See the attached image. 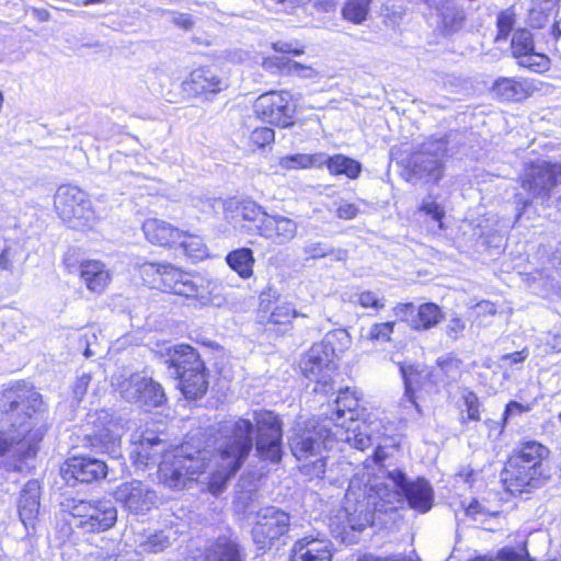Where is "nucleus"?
Masks as SVG:
<instances>
[{"label":"nucleus","instance_id":"obj_1","mask_svg":"<svg viewBox=\"0 0 561 561\" xmlns=\"http://www.w3.org/2000/svg\"><path fill=\"white\" fill-rule=\"evenodd\" d=\"M220 432H225L227 442L216 454L206 448L193 454L187 443L167 450L168 444L151 432L135 435L130 457L141 469L159 465V480L170 489H183L188 482L206 476L209 491L218 494L251 451L253 424L250 420L239 419L226 422Z\"/></svg>","mask_w":561,"mask_h":561},{"label":"nucleus","instance_id":"obj_2","mask_svg":"<svg viewBox=\"0 0 561 561\" xmlns=\"http://www.w3.org/2000/svg\"><path fill=\"white\" fill-rule=\"evenodd\" d=\"M2 401L3 405L9 404V425L0 431V458L8 456L21 461L35 456L46 432L41 394L32 388H23L3 394Z\"/></svg>","mask_w":561,"mask_h":561},{"label":"nucleus","instance_id":"obj_3","mask_svg":"<svg viewBox=\"0 0 561 561\" xmlns=\"http://www.w3.org/2000/svg\"><path fill=\"white\" fill-rule=\"evenodd\" d=\"M548 456L549 449L537 440L520 443L500 474L505 491L515 494L522 493L526 488L540 486L548 479L543 465Z\"/></svg>","mask_w":561,"mask_h":561},{"label":"nucleus","instance_id":"obj_4","mask_svg":"<svg viewBox=\"0 0 561 561\" xmlns=\"http://www.w3.org/2000/svg\"><path fill=\"white\" fill-rule=\"evenodd\" d=\"M336 419L329 422L336 442H345L351 447L365 450L373 442V433L383 427V422L378 419L359 421L354 417L359 405V399L354 390L346 388L341 391L335 400Z\"/></svg>","mask_w":561,"mask_h":561},{"label":"nucleus","instance_id":"obj_5","mask_svg":"<svg viewBox=\"0 0 561 561\" xmlns=\"http://www.w3.org/2000/svg\"><path fill=\"white\" fill-rule=\"evenodd\" d=\"M388 482L375 483L369 486V491L363 501L356 497L355 482L352 481L345 497L347 505L344 508L347 527L352 530H363L371 523V512L369 506L375 510H388V505H394L401 501V490L396 488L387 476Z\"/></svg>","mask_w":561,"mask_h":561},{"label":"nucleus","instance_id":"obj_6","mask_svg":"<svg viewBox=\"0 0 561 561\" xmlns=\"http://www.w3.org/2000/svg\"><path fill=\"white\" fill-rule=\"evenodd\" d=\"M330 430L327 423H319L289 438L293 455L302 462L301 472L310 478H319L324 473L325 458L322 450L331 448V443L335 440Z\"/></svg>","mask_w":561,"mask_h":561},{"label":"nucleus","instance_id":"obj_7","mask_svg":"<svg viewBox=\"0 0 561 561\" xmlns=\"http://www.w3.org/2000/svg\"><path fill=\"white\" fill-rule=\"evenodd\" d=\"M167 362L175 368L185 398L196 399L206 393L208 380L205 365L195 348L185 344L170 347Z\"/></svg>","mask_w":561,"mask_h":561},{"label":"nucleus","instance_id":"obj_8","mask_svg":"<svg viewBox=\"0 0 561 561\" xmlns=\"http://www.w3.org/2000/svg\"><path fill=\"white\" fill-rule=\"evenodd\" d=\"M54 205L58 216L73 229L91 230L100 220L89 195L78 186L58 187Z\"/></svg>","mask_w":561,"mask_h":561},{"label":"nucleus","instance_id":"obj_9","mask_svg":"<svg viewBox=\"0 0 561 561\" xmlns=\"http://www.w3.org/2000/svg\"><path fill=\"white\" fill-rule=\"evenodd\" d=\"M140 273L153 288L186 298L196 295V284L191 275L171 264L147 262L140 266Z\"/></svg>","mask_w":561,"mask_h":561},{"label":"nucleus","instance_id":"obj_10","mask_svg":"<svg viewBox=\"0 0 561 561\" xmlns=\"http://www.w3.org/2000/svg\"><path fill=\"white\" fill-rule=\"evenodd\" d=\"M255 450L257 456L265 461L277 463L282 459V421L272 411H255Z\"/></svg>","mask_w":561,"mask_h":561},{"label":"nucleus","instance_id":"obj_11","mask_svg":"<svg viewBox=\"0 0 561 561\" xmlns=\"http://www.w3.org/2000/svg\"><path fill=\"white\" fill-rule=\"evenodd\" d=\"M88 425H92V430L87 433V437L93 448L114 455L118 453L121 438L125 432L121 419L102 410L89 414Z\"/></svg>","mask_w":561,"mask_h":561},{"label":"nucleus","instance_id":"obj_12","mask_svg":"<svg viewBox=\"0 0 561 561\" xmlns=\"http://www.w3.org/2000/svg\"><path fill=\"white\" fill-rule=\"evenodd\" d=\"M290 527L289 515L275 506H267L257 513V520L252 528L253 541L259 549H270L285 536Z\"/></svg>","mask_w":561,"mask_h":561},{"label":"nucleus","instance_id":"obj_13","mask_svg":"<svg viewBox=\"0 0 561 561\" xmlns=\"http://www.w3.org/2000/svg\"><path fill=\"white\" fill-rule=\"evenodd\" d=\"M256 116L271 125L287 127L293 124L295 108L287 91H271L260 95L254 103Z\"/></svg>","mask_w":561,"mask_h":561},{"label":"nucleus","instance_id":"obj_14","mask_svg":"<svg viewBox=\"0 0 561 561\" xmlns=\"http://www.w3.org/2000/svg\"><path fill=\"white\" fill-rule=\"evenodd\" d=\"M70 514L78 519V526L87 531L107 530L117 518V511L111 501H80L71 507Z\"/></svg>","mask_w":561,"mask_h":561},{"label":"nucleus","instance_id":"obj_15","mask_svg":"<svg viewBox=\"0 0 561 561\" xmlns=\"http://www.w3.org/2000/svg\"><path fill=\"white\" fill-rule=\"evenodd\" d=\"M446 152L443 139L428 140L411 154L409 165L414 176L426 181H437L443 174L442 159Z\"/></svg>","mask_w":561,"mask_h":561},{"label":"nucleus","instance_id":"obj_16","mask_svg":"<svg viewBox=\"0 0 561 561\" xmlns=\"http://www.w3.org/2000/svg\"><path fill=\"white\" fill-rule=\"evenodd\" d=\"M115 500L130 514L145 515L157 506L156 491L138 480L119 484L114 492Z\"/></svg>","mask_w":561,"mask_h":561},{"label":"nucleus","instance_id":"obj_17","mask_svg":"<svg viewBox=\"0 0 561 561\" xmlns=\"http://www.w3.org/2000/svg\"><path fill=\"white\" fill-rule=\"evenodd\" d=\"M393 314L412 330L427 331L435 328L444 318L442 309L434 302H424L415 307L411 302L397 304Z\"/></svg>","mask_w":561,"mask_h":561},{"label":"nucleus","instance_id":"obj_18","mask_svg":"<svg viewBox=\"0 0 561 561\" xmlns=\"http://www.w3.org/2000/svg\"><path fill=\"white\" fill-rule=\"evenodd\" d=\"M558 183H561V164L538 161L526 170L522 185L534 197L545 198Z\"/></svg>","mask_w":561,"mask_h":561},{"label":"nucleus","instance_id":"obj_19","mask_svg":"<svg viewBox=\"0 0 561 561\" xmlns=\"http://www.w3.org/2000/svg\"><path fill=\"white\" fill-rule=\"evenodd\" d=\"M511 49L512 56L518 60L520 67L538 73L547 71L550 67V59L535 51L533 34L528 30H517L513 34Z\"/></svg>","mask_w":561,"mask_h":561},{"label":"nucleus","instance_id":"obj_20","mask_svg":"<svg viewBox=\"0 0 561 561\" xmlns=\"http://www.w3.org/2000/svg\"><path fill=\"white\" fill-rule=\"evenodd\" d=\"M183 90L195 96L209 99L228 88V80L211 67L194 69L183 82Z\"/></svg>","mask_w":561,"mask_h":561},{"label":"nucleus","instance_id":"obj_21","mask_svg":"<svg viewBox=\"0 0 561 561\" xmlns=\"http://www.w3.org/2000/svg\"><path fill=\"white\" fill-rule=\"evenodd\" d=\"M389 479L401 494L407 497L409 505L425 513L432 507L433 490L425 479H417L414 482H407L405 476L400 470L389 471Z\"/></svg>","mask_w":561,"mask_h":561},{"label":"nucleus","instance_id":"obj_22","mask_svg":"<svg viewBox=\"0 0 561 561\" xmlns=\"http://www.w3.org/2000/svg\"><path fill=\"white\" fill-rule=\"evenodd\" d=\"M333 352L324 344H313L300 360L302 374L317 383L325 385L330 378Z\"/></svg>","mask_w":561,"mask_h":561},{"label":"nucleus","instance_id":"obj_23","mask_svg":"<svg viewBox=\"0 0 561 561\" xmlns=\"http://www.w3.org/2000/svg\"><path fill=\"white\" fill-rule=\"evenodd\" d=\"M257 234L275 245H285L293 241L298 231V224L279 214H267L262 224L256 225Z\"/></svg>","mask_w":561,"mask_h":561},{"label":"nucleus","instance_id":"obj_24","mask_svg":"<svg viewBox=\"0 0 561 561\" xmlns=\"http://www.w3.org/2000/svg\"><path fill=\"white\" fill-rule=\"evenodd\" d=\"M61 472L66 481L75 480L90 483L106 477L107 466L104 461L89 457H73L68 459Z\"/></svg>","mask_w":561,"mask_h":561},{"label":"nucleus","instance_id":"obj_25","mask_svg":"<svg viewBox=\"0 0 561 561\" xmlns=\"http://www.w3.org/2000/svg\"><path fill=\"white\" fill-rule=\"evenodd\" d=\"M332 542L322 537L306 536L295 542L289 561H332Z\"/></svg>","mask_w":561,"mask_h":561},{"label":"nucleus","instance_id":"obj_26","mask_svg":"<svg viewBox=\"0 0 561 561\" xmlns=\"http://www.w3.org/2000/svg\"><path fill=\"white\" fill-rule=\"evenodd\" d=\"M146 239L153 245L162 248H175L184 237V230L159 218H148L142 224Z\"/></svg>","mask_w":561,"mask_h":561},{"label":"nucleus","instance_id":"obj_27","mask_svg":"<svg viewBox=\"0 0 561 561\" xmlns=\"http://www.w3.org/2000/svg\"><path fill=\"white\" fill-rule=\"evenodd\" d=\"M133 546L139 553H158L167 549L176 540L174 530L138 531L133 534Z\"/></svg>","mask_w":561,"mask_h":561},{"label":"nucleus","instance_id":"obj_28","mask_svg":"<svg viewBox=\"0 0 561 561\" xmlns=\"http://www.w3.org/2000/svg\"><path fill=\"white\" fill-rule=\"evenodd\" d=\"M80 279L91 293L102 294L108 286L112 275L103 262L87 260L80 264Z\"/></svg>","mask_w":561,"mask_h":561},{"label":"nucleus","instance_id":"obj_29","mask_svg":"<svg viewBox=\"0 0 561 561\" xmlns=\"http://www.w3.org/2000/svg\"><path fill=\"white\" fill-rule=\"evenodd\" d=\"M39 511V484L36 480L28 481L19 500V516L26 529L34 528Z\"/></svg>","mask_w":561,"mask_h":561},{"label":"nucleus","instance_id":"obj_30","mask_svg":"<svg viewBox=\"0 0 561 561\" xmlns=\"http://www.w3.org/2000/svg\"><path fill=\"white\" fill-rule=\"evenodd\" d=\"M400 371L405 386V397L416 405L415 392L430 383V373L425 366L400 364Z\"/></svg>","mask_w":561,"mask_h":561},{"label":"nucleus","instance_id":"obj_31","mask_svg":"<svg viewBox=\"0 0 561 561\" xmlns=\"http://www.w3.org/2000/svg\"><path fill=\"white\" fill-rule=\"evenodd\" d=\"M275 12L291 16V22L308 23L310 12L308 5L312 0H267Z\"/></svg>","mask_w":561,"mask_h":561},{"label":"nucleus","instance_id":"obj_32","mask_svg":"<svg viewBox=\"0 0 561 561\" xmlns=\"http://www.w3.org/2000/svg\"><path fill=\"white\" fill-rule=\"evenodd\" d=\"M227 265L238 274L242 279H248L253 275L255 259L253 251L249 248H239L230 251L226 255Z\"/></svg>","mask_w":561,"mask_h":561},{"label":"nucleus","instance_id":"obj_33","mask_svg":"<svg viewBox=\"0 0 561 561\" xmlns=\"http://www.w3.org/2000/svg\"><path fill=\"white\" fill-rule=\"evenodd\" d=\"M190 298L196 299L202 306L217 308L226 307L230 301L225 287L217 282H208L205 288L196 285V295H192Z\"/></svg>","mask_w":561,"mask_h":561},{"label":"nucleus","instance_id":"obj_34","mask_svg":"<svg viewBox=\"0 0 561 561\" xmlns=\"http://www.w3.org/2000/svg\"><path fill=\"white\" fill-rule=\"evenodd\" d=\"M324 164L333 175H346L348 179H357L362 171V165L358 161L343 154H335L327 157Z\"/></svg>","mask_w":561,"mask_h":561},{"label":"nucleus","instance_id":"obj_35","mask_svg":"<svg viewBox=\"0 0 561 561\" xmlns=\"http://www.w3.org/2000/svg\"><path fill=\"white\" fill-rule=\"evenodd\" d=\"M113 386L119 391L121 396L129 402H138L141 398L140 389L144 387V375L131 374L129 377L117 376L114 378Z\"/></svg>","mask_w":561,"mask_h":561},{"label":"nucleus","instance_id":"obj_36","mask_svg":"<svg viewBox=\"0 0 561 561\" xmlns=\"http://www.w3.org/2000/svg\"><path fill=\"white\" fill-rule=\"evenodd\" d=\"M325 154L324 153H296L291 156H285L279 158V167L283 170H299L309 168H320L324 165Z\"/></svg>","mask_w":561,"mask_h":561},{"label":"nucleus","instance_id":"obj_37","mask_svg":"<svg viewBox=\"0 0 561 561\" xmlns=\"http://www.w3.org/2000/svg\"><path fill=\"white\" fill-rule=\"evenodd\" d=\"M206 561H242L236 542L219 538L208 550Z\"/></svg>","mask_w":561,"mask_h":561},{"label":"nucleus","instance_id":"obj_38","mask_svg":"<svg viewBox=\"0 0 561 561\" xmlns=\"http://www.w3.org/2000/svg\"><path fill=\"white\" fill-rule=\"evenodd\" d=\"M493 93L502 101H520L527 92L523 84L512 78H500L493 83Z\"/></svg>","mask_w":561,"mask_h":561},{"label":"nucleus","instance_id":"obj_39","mask_svg":"<svg viewBox=\"0 0 561 561\" xmlns=\"http://www.w3.org/2000/svg\"><path fill=\"white\" fill-rule=\"evenodd\" d=\"M178 245L183 249L186 256L202 261L208 257V248L203 239L196 234L184 231V237L179 241Z\"/></svg>","mask_w":561,"mask_h":561},{"label":"nucleus","instance_id":"obj_40","mask_svg":"<svg viewBox=\"0 0 561 561\" xmlns=\"http://www.w3.org/2000/svg\"><path fill=\"white\" fill-rule=\"evenodd\" d=\"M370 3L371 0H347L343 5L342 16L354 24H362L369 14Z\"/></svg>","mask_w":561,"mask_h":561},{"label":"nucleus","instance_id":"obj_41","mask_svg":"<svg viewBox=\"0 0 561 561\" xmlns=\"http://www.w3.org/2000/svg\"><path fill=\"white\" fill-rule=\"evenodd\" d=\"M140 391L141 398H139L138 402L145 405L159 407L165 400V394L160 383L146 376H144V387H141Z\"/></svg>","mask_w":561,"mask_h":561},{"label":"nucleus","instance_id":"obj_42","mask_svg":"<svg viewBox=\"0 0 561 561\" xmlns=\"http://www.w3.org/2000/svg\"><path fill=\"white\" fill-rule=\"evenodd\" d=\"M234 204L237 216L241 217L243 220L255 222V226L262 224L263 217L267 216V213L252 201H243Z\"/></svg>","mask_w":561,"mask_h":561},{"label":"nucleus","instance_id":"obj_43","mask_svg":"<svg viewBox=\"0 0 561 561\" xmlns=\"http://www.w3.org/2000/svg\"><path fill=\"white\" fill-rule=\"evenodd\" d=\"M394 327V321L375 323L369 328L367 334L362 336L370 342H389Z\"/></svg>","mask_w":561,"mask_h":561},{"label":"nucleus","instance_id":"obj_44","mask_svg":"<svg viewBox=\"0 0 561 561\" xmlns=\"http://www.w3.org/2000/svg\"><path fill=\"white\" fill-rule=\"evenodd\" d=\"M305 254L310 259H321L331 254H335V259L339 261H343L346 257V251L337 250L329 248L325 243L322 242H312L305 247Z\"/></svg>","mask_w":561,"mask_h":561},{"label":"nucleus","instance_id":"obj_45","mask_svg":"<svg viewBox=\"0 0 561 561\" xmlns=\"http://www.w3.org/2000/svg\"><path fill=\"white\" fill-rule=\"evenodd\" d=\"M300 314L296 311L289 302H284L275 307L270 316V321L275 324H282L290 322L293 318L299 317Z\"/></svg>","mask_w":561,"mask_h":561},{"label":"nucleus","instance_id":"obj_46","mask_svg":"<svg viewBox=\"0 0 561 561\" xmlns=\"http://www.w3.org/2000/svg\"><path fill=\"white\" fill-rule=\"evenodd\" d=\"M286 73L297 76L302 79H313L318 76V71L311 66H306L297 61H287L282 68Z\"/></svg>","mask_w":561,"mask_h":561},{"label":"nucleus","instance_id":"obj_47","mask_svg":"<svg viewBox=\"0 0 561 561\" xmlns=\"http://www.w3.org/2000/svg\"><path fill=\"white\" fill-rule=\"evenodd\" d=\"M529 558L525 546L520 548L504 547L496 554L497 561H527Z\"/></svg>","mask_w":561,"mask_h":561},{"label":"nucleus","instance_id":"obj_48","mask_svg":"<svg viewBox=\"0 0 561 561\" xmlns=\"http://www.w3.org/2000/svg\"><path fill=\"white\" fill-rule=\"evenodd\" d=\"M423 1L426 2L430 7L436 8L438 11H440L444 25L446 27H448L449 30L456 28V26L459 25L463 20L462 11H456L453 20L449 21V15L445 11L444 5H442L444 0H423Z\"/></svg>","mask_w":561,"mask_h":561},{"label":"nucleus","instance_id":"obj_49","mask_svg":"<svg viewBox=\"0 0 561 561\" xmlns=\"http://www.w3.org/2000/svg\"><path fill=\"white\" fill-rule=\"evenodd\" d=\"M275 133L268 127H257L250 135V141L254 146L262 148L274 141Z\"/></svg>","mask_w":561,"mask_h":561},{"label":"nucleus","instance_id":"obj_50","mask_svg":"<svg viewBox=\"0 0 561 561\" xmlns=\"http://www.w3.org/2000/svg\"><path fill=\"white\" fill-rule=\"evenodd\" d=\"M515 19L514 13L510 10L502 11L497 16V30L499 34L496 36V41L505 37L512 31Z\"/></svg>","mask_w":561,"mask_h":561},{"label":"nucleus","instance_id":"obj_51","mask_svg":"<svg viewBox=\"0 0 561 561\" xmlns=\"http://www.w3.org/2000/svg\"><path fill=\"white\" fill-rule=\"evenodd\" d=\"M357 302L363 308H374L377 311L385 307L383 299L378 298V296L370 290L358 294Z\"/></svg>","mask_w":561,"mask_h":561},{"label":"nucleus","instance_id":"obj_52","mask_svg":"<svg viewBox=\"0 0 561 561\" xmlns=\"http://www.w3.org/2000/svg\"><path fill=\"white\" fill-rule=\"evenodd\" d=\"M273 49L282 54H291L294 56L302 55L305 48L296 41H278L273 43Z\"/></svg>","mask_w":561,"mask_h":561},{"label":"nucleus","instance_id":"obj_53","mask_svg":"<svg viewBox=\"0 0 561 561\" xmlns=\"http://www.w3.org/2000/svg\"><path fill=\"white\" fill-rule=\"evenodd\" d=\"M385 431H386V427L383 426L379 430V432H374L373 433V442L368 446V447H370L373 444H377V447H376V450L374 454V460L376 463H380L388 457V453H387L385 446H382V444H381L382 436L385 435Z\"/></svg>","mask_w":561,"mask_h":561},{"label":"nucleus","instance_id":"obj_54","mask_svg":"<svg viewBox=\"0 0 561 561\" xmlns=\"http://www.w3.org/2000/svg\"><path fill=\"white\" fill-rule=\"evenodd\" d=\"M420 210L425 213L427 216H431V218L438 222V228L442 229L443 228V217H444V210L443 208L440 207L439 204H437L436 202H427V203H423L422 206L420 207Z\"/></svg>","mask_w":561,"mask_h":561},{"label":"nucleus","instance_id":"obj_55","mask_svg":"<svg viewBox=\"0 0 561 561\" xmlns=\"http://www.w3.org/2000/svg\"><path fill=\"white\" fill-rule=\"evenodd\" d=\"M466 329V321L461 318L454 316L451 317L446 324V334L453 339L457 340L462 335Z\"/></svg>","mask_w":561,"mask_h":561},{"label":"nucleus","instance_id":"obj_56","mask_svg":"<svg viewBox=\"0 0 561 561\" xmlns=\"http://www.w3.org/2000/svg\"><path fill=\"white\" fill-rule=\"evenodd\" d=\"M530 410L529 405H523L516 401H511L506 404L502 421L503 426L513 417L517 415H522L525 412H528Z\"/></svg>","mask_w":561,"mask_h":561},{"label":"nucleus","instance_id":"obj_57","mask_svg":"<svg viewBox=\"0 0 561 561\" xmlns=\"http://www.w3.org/2000/svg\"><path fill=\"white\" fill-rule=\"evenodd\" d=\"M173 25L184 31H190L195 25V19L188 13L173 12L171 13V20Z\"/></svg>","mask_w":561,"mask_h":561},{"label":"nucleus","instance_id":"obj_58","mask_svg":"<svg viewBox=\"0 0 561 561\" xmlns=\"http://www.w3.org/2000/svg\"><path fill=\"white\" fill-rule=\"evenodd\" d=\"M357 214H358V208L355 204L346 202V201L339 202L337 207H336V216L340 219L351 220V219H354L357 216Z\"/></svg>","mask_w":561,"mask_h":561},{"label":"nucleus","instance_id":"obj_59","mask_svg":"<svg viewBox=\"0 0 561 561\" xmlns=\"http://www.w3.org/2000/svg\"><path fill=\"white\" fill-rule=\"evenodd\" d=\"M90 379H91L90 376L82 375L75 382V385L72 387V394L77 402H80L83 399V397L87 392L88 386L90 383Z\"/></svg>","mask_w":561,"mask_h":561},{"label":"nucleus","instance_id":"obj_60","mask_svg":"<svg viewBox=\"0 0 561 561\" xmlns=\"http://www.w3.org/2000/svg\"><path fill=\"white\" fill-rule=\"evenodd\" d=\"M355 561H407V558L403 554L376 556L363 553Z\"/></svg>","mask_w":561,"mask_h":561},{"label":"nucleus","instance_id":"obj_61","mask_svg":"<svg viewBox=\"0 0 561 561\" xmlns=\"http://www.w3.org/2000/svg\"><path fill=\"white\" fill-rule=\"evenodd\" d=\"M476 400L477 398L473 394H469L466 398V404L468 407V416L471 420H477L479 417V410Z\"/></svg>","mask_w":561,"mask_h":561},{"label":"nucleus","instance_id":"obj_62","mask_svg":"<svg viewBox=\"0 0 561 561\" xmlns=\"http://www.w3.org/2000/svg\"><path fill=\"white\" fill-rule=\"evenodd\" d=\"M526 356H527V353L524 350L522 352H515V353H512V354L503 355L501 359L504 363L518 364V363H522L526 358Z\"/></svg>","mask_w":561,"mask_h":561},{"label":"nucleus","instance_id":"obj_63","mask_svg":"<svg viewBox=\"0 0 561 561\" xmlns=\"http://www.w3.org/2000/svg\"><path fill=\"white\" fill-rule=\"evenodd\" d=\"M314 5L323 12H331L336 5L335 0H314Z\"/></svg>","mask_w":561,"mask_h":561},{"label":"nucleus","instance_id":"obj_64","mask_svg":"<svg viewBox=\"0 0 561 561\" xmlns=\"http://www.w3.org/2000/svg\"><path fill=\"white\" fill-rule=\"evenodd\" d=\"M32 14L39 22H46L50 18L49 12L45 9H33Z\"/></svg>","mask_w":561,"mask_h":561}]
</instances>
